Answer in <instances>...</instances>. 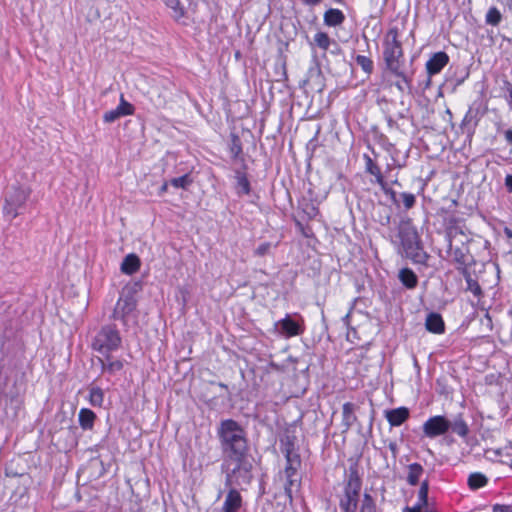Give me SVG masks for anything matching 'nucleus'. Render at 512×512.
I'll return each instance as SVG.
<instances>
[{"mask_svg": "<svg viewBox=\"0 0 512 512\" xmlns=\"http://www.w3.org/2000/svg\"><path fill=\"white\" fill-rule=\"evenodd\" d=\"M246 169H236L234 178L236 180L235 191L238 196L248 195L251 192V184L245 172Z\"/></svg>", "mask_w": 512, "mask_h": 512, "instance_id": "20", "label": "nucleus"}, {"mask_svg": "<svg viewBox=\"0 0 512 512\" xmlns=\"http://www.w3.org/2000/svg\"><path fill=\"white\" fill-rule=\"evenodd\" d=\"M286 460L284 468L300 470L302 466V459L299 453V448L294 451L283 454Z\"/></svg>", "mask_w": 512, "mask_h": 512, "instance_id": "32", "label": "nucleus"}, {"mask_svg": "<svg viewBox=\"0 0 512 512\" xmlns=\"http://www.w3.org/2000/svg\"><path fill=\"white\" fill-rule=\"evenodd\" d=\"M363 160L365 162V172L375 177V183H381L384 179V176L379 165L370 155L366 153L363 154Z\"/></svg>", "mask_w": 512, "mask_h": 512, "instance_id": "29", "label": "nucleus"}, {"mask_svg": "<svg viewBox=\"0 0 512 512\" xmlns=\"http://www.w3.org/2000/svg\"><path fill=\"white\" fill-rule=\"evenodd\" d=\"M169 183L175 188L187 189L191 185L192 179L189 174H184L180 177L172 178Z\"/></svg>", "mask_w": 512, "mask_h": 512, "instance_id": "43", "label": "nucleus"}, {"mask_svg": "<svg viewBox=\"0 0 512 512\" xmlns=\"http://www.w3.org/2000/svg\"><path fill=\"white\" fill-rule=\"evenodd\" d=\"M383 59L386 69L396 77L402 78L408 90L412 87V77L403 70L404 52L402 43L399 40L398 28L392 27L388 30L383 42Z\"/></svg>", "mask_w": 512, "mask_h": 512, "instance_id": "4", "label": "nucleus"}, {"mask_svg": "<svg viewBox=\"0 0 512 512\" xmlns=\"http://www.w3.org/2000/svg\"><path fill=\"white\" fill-rule=\"evenodd\" d=\"M314 42L319 48L327 50L332 43V40L327 33L317 32L314 35Z\"/></svg>", "mask_w": 512, "mask_h": 512, "instance_id": "42", "label": "nucleus"}, {"mask_svg": "<svg viewBox=\"0 0 512 512\" xmlns=\"http://www.w3.org/2000/svg\"><path fill=\"white\" fill-rule=\"evenodd\" d=\"M480 107L481 105L479 103H473L469 107L461 123L463 129L467 127L468 130H470L477 126L480 117L483 115V113L480 112Z\"/></svg>", "mask_w": 512, "mask_h": 512, "instance_id": "19", "label": "nucleus"}, {"mask_svg": "<svg viewBox=\"0 0 512 512\" xmlns=\"http://www.w3.org/2000/svg\"><path fill=\"white\" fill-rule=\"evenodd\" d=\"M424 469L419 463H412L408 465L407 483L411 486L419 484L420 477L422 476Z\"/></svg>", "mask_w": 512, "mask_h": 512, "instance_id": "31", "label": "nucleus"}, {"mask_svg": "<svg viewBox=\"0 0 512 512\" xmlns=\"http://www.w3.org/2000/svg\"><path fill=\"white\" fill-rule=\"evenodd\" d=\"M472 263L473 262H471V260H470V261H466L465 264H457V266H456V269L463 276V278L465 279V282H467L468 279H472L473 278L471 272L468 269V267Z\"/></svg>", "mask_w": 512, "mask_h": 512, "instance_id": "46", "label": "nucleus"}, {"mask_svg": "<svg viewBox=\"0 0 512 512\" xmlns=\"http://www.w3.org/2000/svg\"><path fill=\"white\" fill-rule=\"evenodd\" d=\"M97 416L89 408H81L78 413V422L80 427L85 430H92Z\"/></svg>", "mask_w": 512, "mask_h": 512, "instance_id": "28", "label": "nucleus"}, {"mask_svg": "<svg viewBox=\"0 0 512 512\" xmlns=\"http://www.w3.org/2000/svg\"><path fill=\"white\" fill-rule=\"evenodd\" d=\"M167 188H168V183H167V182H165V183L161 186L160 191H161L162 193H163V192H166V191H167Z\"/></svg>", "mask_w": 512, "mask_h": 512, "instance_id": "63", "label": "nucleus"}, {"mask_svg": "<svg viewBox=\"0 0 512 512\" xmlns=\"http://www.w3.org/2000/svg\"><path fill=\"white\" fill-rule=\"evenodd\" d=\"M362 479L356 466H350L347 479L344 481L343 496L339 500V507L342 512H356Z\"/></svg>", "mask_w": 512, "mask_h": 512, "instance_id": "7", "label": "nucleus"}, {"mask_svg": "<svg viewBox=\"0 0 512 512\" xmlns=\"http://www.w3.org/2000/svg\"><path fill=\"white\" fill-rule=\"evenodd\" d=\"M386 122L390 129H399L398 123L391 116H386Z\"/></svg>", "mask_w": 512, "mask_h": 512, "instance_id": "51", "label": "nucleus"}, {"mask_svg": "<svg viewBox=\"0 0 512 512\" xmlns=\"http://www.w3.org/2000/svg\"><path fill=\"white\" fill-rule=\"evenodd\" d=\"M277 244L273 245L270 242L261 243L254 251L255 256L263 257L271 253L272 248H276Z\"/></svg>", "mask_w": 512, "mask_h": 512, "instance_id": "44", "label": "nucleus"}, {"mask_svg": "<svg viewBox=\"0 0 512 512\" xmlns=\"http://www.w3.org/2000/svg\"><path fill=\"white\" fill-rule=\"evenodd\" d=\"M359 512H377L375 499L369 493H364Z\"/></svg>", "mask_w": 512, "mask_h": 512, "instance_id": "37", "label": "nucleus"}, {"mask_svg": "<svg viewBox=\"0 0 512 512\" xmlns=\"http://www.w3.org/2000/svg\"><path fill=\"white\" fill-rule=\"evenodd\" d=\"M505 187L509 193H512V175L508 174L505 177Z\"/></svg>", "mask_w": 512, "mask_h": 512, "instance_id": "55", "label": "nucleus"}, {"mask_svg": "<svg viewBox=\"0 0 512 512\" xmlns=\"http://www.w3.org/2000/svg\"><path fill=\"white\" fill-rule=\"evenodd\" d=\"M488 483V478L481 472H474L468 476L467 484L471 490H478Z\"/></svg>", "mask_w": 512, "mask_h": 512, "instance_id": "33", "label": "nucleus"}, {"mask_svg": "<svg viewBox=\"0 0 512 512\" xmlns=\"http://www.w3.org/2000/svg\"><path fill=\"white\" fill-rule=\"evenodd\" d=\"M504 232L508 238H512V230L511 229L505 228Z\"/></svg>", "mask_w": 512, "mask_h": 512, "instance_id": "62", "label": "nucleus"}, {"mask_svg": "<svg viewBox=\"0 0 512 512\" xmlns=\"http://www.w3.org/2000/svg\"><path fill=\"white\" fill-rule=\"evenodd\" d=\"M229 152L231 155V159L234 162H239L242 164V168L247 169V165L245 163V159L243 156V147L240 137L236 133L230 134L229 141Z\"/></svg>", "mask_w": 512, "mask_h": 512, "instance_id": "18", "label": "nucleus"}, {"mask_svg": "<svg viewBox=\"0 0 512 512\" xmlns=\"http://www.w3.org/2000/svg\"><path fill=\"white\" fill-rule=\"evenodd\" d=\"M400 79H401V81H397V82L395 83L396 88H397L400 92H405V91H407V92H409V93H410V92L412 91V89L409 91V90H408V88L406 87V84H405V82L403 81V79H402V78H400Z\"/></svg>", "mask_w": 512, "mask_h": 512, "instance_id": "52", "label": "nucleus"}, {"mask_svg": "<svg viewBox=\"0 0 512 512\" xmlns=\"http://www.w3.org/2000/svg\"><path fill=\"white\" fill-rule=\"evenodd\" d=\"M400 205L402 204L405 210L412 209L416 204V196L410 192H401L399 194Z\"/></svg>", "mask_w": 512, "mask_h": 512, "instance_id": "40", "label": "nucleus"}, {"mask_svg": "<svg viewBox=\"0 0 512 512\" xmlns=\"http://www.w3.org/2000/svg\"><path fill=\"white\" fill-rule=\"evenodd\" d=\"M274 327L277 333L285 338L299 336L305 331L304 319L298 313L286 314L283 319L275 322Z\"/></svg>", "mask_w": 512, "mask_h": 512, "instance_id": "10", "label": "nucleus"}, {"mask_svg": "<svg viewBox=\"0 0 512 512\" xmlns=\"http://www.w3.org/2000/svg\"><path fill=\"white\" fill-rule=\"evenodd\" d=\"M409 417L410 410L404 406L385 411V418L391 427L401 426Z\"/></svg>", "mask_w": 512, "mask_h": 512, "instance_id": "17", "label": "nucleus"}, {"mask_svg": "<svg viewBox=\"0 0 512 512\" xmlns=\"http://www.w3.org/2000/svg\"><path fill=\"white\" fill-rule=\"evenodd\" d=\"M502 21V14L497 7H490L485 15L487 25L498 26Z\"/></svg>", "mask_w": 512, "mask_h": 512, "instance_id": "35", "label": "nucleus"}, {"mask_svg": "<svg viewBox=\"0 0 512 512\" xmlns=\"http://www.w3.org/2000/svg\"><path fill=\"white\" fill-rule=\"evenodd\" d=\"M32 189L29 185L15 181L3 192L2 214L8 221L25 213Z\"/></svg>", "mask_w": 512, "mask_h": 512, "instance_id": "5", "label": "nucleus"}, {"mask_svg": "<svg viewBox=\"0 0 512 512\" xmlns=\"http://www.w3.org/2000/svg\"><path fill=\"white\" fill-rule=\"evenodd\" d=\"M210 384L211 385H217L218 387H220L221 389H224L226 391V398L227 399H230L231 398V393L229 392V389H228V386L223 383V382H215V381H210Z\"/></svg>", "mask_w": 512, "mask_h": 512, "instance_id": "49", "label": "nucleus"}, {"mask_svg": "<svg viewBox=\"0 0 512 512\" xmlns=\"http://www.w3.org/2000/svg\"><path fill=\"white\" fill-rule=\"evenodd\" d=\"M304 212L308 215L309 218H314L319 213V210L313 204H307L306 208L304 209Z\"/></svg>", "mask_w": 512, "mask_h": 512, "instance_id": "48", "label": "nucleus"}, {"mask_svg": "<svg viewBox=\"0 0 512 512\" xmlns=\"http://www.w3.org/2000/svg\"><path fill=\"white\" fill-rule=\"evenodd\" d=\"M504 138L507 144L512 145V127L504 131Z\"/></svg>", "mask_w": 512, "mask_h": 512, "instance_id": "54", "label": "nucleus"}, {"mask_svg": "<svg viewBox=\"0 0 512 512\" xmlns=\"http://www.w3.org/2000/svg\"><path fill=\"white\" fill-rule=\"evenodd\" d=\"M137 300L134 289H124L114 307L111 318L121 321L122 325L129 329L131 324L137 323Z\"/></svg>", "mask_w": 512, "mask_h": 512, "instance_id": "8", "label": "nucleus"}, {"mask_svg": "<svg viewBox=\"0 0 512 512\" xmlns=\"http://www.w3.org/2000/svg\"><path fill=\"white\" fill-rule=\"evenodd\" d=\"M355 61L358 66L367 74L370 75L373 72L374 64L371 58L364 55H357Z\"/></svg>", "mask_w": 512, "mask_h": 512, "instance_id": "38", "label": "nucleus"}, {"mask_svg": "<svg viewBox=\"0 0 512 512\" xmlns=\"http://www.w3.org/2000/svg\"><path fill=\"white\" fill-rule=\"evenodd\" d=\"M356 406L352 402H345L342 406V426L343 432H347L356 422L357 416L355 415Z\"/></svg>", "mask_w": 512, "mask_h": 512, "instance_id": "22", "label": "nucleus"}, {"mask_svg": "<svg viewBox=\"0 0 512 512\" xmlns=\"http://www.w3.org/2000/svg\"><path fill=\"white\" fill-rule=\"evenodd\" d=\"M122 344V338L115 324H106L100 328L92 340L91 347L104 357L117 351Z\"/></svg>", "mask_w": 512, "mask_h": 512, "instance_id": "9", "label": "nucleus"}, {"mask_svg": "<svg viewBox=\"0 0 512 512\" xmlns=\"http://www.w3.org/2000/svg\"><path fill=\"white\" fill-rule=\"evenodd\" d=\"M470 75L469 67L464 64L453 63L446 72V83L452 86V90L462 85Z\"/></svg>", "mask_w": 512, "mask_h": 512, "instance_id": "11", "label": "nucleus"}, {"mask_svg": "<svg viewBox=\"0 0 512 512\" xmlns=\"http://www.w3.org/2000/svg\"><path fill=\"white\" fill-rule=\"evenodd\" d=\"M506 85H507V92H508V96L506 99H507L510 109L512 110V84L507 82Z\"/></svg>", "mask_w": 512, "mask_h": 512, "instance_id": "53", "label": "nucleus"}, {"mask_svg": "<svg viewBox=\"0 0 512 512\" xmlns=\"http://www.w3.org/2000/svg\"><path fill=\"white\" fill-rule=\"evenodd\" d=\"M135 111L134 106L125 100L123 94H121L119 105L110 111L103 114V121L105 123H112L121 117L133 115Z\"/></svg>", "mask_w": 512, "mask_h": 512, "instance_id": "14", "label": "nucleus"}, {"mask_svg": "<svg viewBox=\"0 0 512 512\" xmlns=\"http://www.w3.org/2000/svg\"><path fill=\"white\" fill-rule=\"evenodd\" d=\"M423 436L435 439L448 432L466 440L470 434V427L463 413L454 415L451 419L445 415L429 417L422 425Z\"/></svg>", "mask_w": 512, "mask_h": 512, "instance_id": "3", "label": "nucleus"}, {"mask_svg": "<svg viewBox=\"0 0 512 512\" xmlns=\"http://www.w3.org/2000/svg\"><path fill=\"white\" fill-rule=\"evenodd\" d=\"M323 21H324V24L329 27L340 26L345 21V15L339 9L329 8L324 13Z\"/></svg>", "mask_w": 512, "mask_h": 512, "instance_id": "26", "label": "nucleus"}, {"mask_svg": "<svg viewBox=\"0 0 512 512\" xmlns=\"http://www.w3.org/2000/svg\"><path fill=\"white\" fill-rule=\"evenodd\" d=\"M377 184L380 186L383 193L391 199L393 204H395L397 207H400L399 194H397L396 191L389 187L385 179H383L381 183Z\"/></svg>", "mask_w": 512, "mask_h": 512, "instance_id": "39", "label": "nucleus"}, {"mask_svg": "<svg viewBox=\"0 0 512 512\" xmlns=\"http://www.w3.org/2000/svg\"><path fill=\"white\" fill-rule=\"evenodd\" d=\"M425 328L433 334H443L445 323L442 316L436 312H430L425 320Z\"/></svg>", "mask_w": 512, "mask_h": 512, "instance_id": "21", "label": "nucleus"}, {"mask_svg": "<svg viewBox=\"0 0 512 512\" xmlns=\"http://www.w3.org/2000/svg\"><path fill=\"white\" fill-rule=\"evenodd\" d=\"M225 472V487L244 490L253 481V463L246 456L225 459L222 463Z\"/></svg>", "mask_w": 512, "mask_h": 512, "instance_id": "6", "label": "nucleus"}, {"mask_svg": "<svg viewBox=\"0 0 512 512\" xmlns=\"http://www.w3.org/2000/svg\"><path fill=\"white\" fill-rule=\"evenodd\" d=\"M470 239L465 237L464 240L460 241V245L454 246V243H451V248L448 246L447 253L452 258V261L455 264H465L466 261L474 262L473 256L470 254V250L468 247V243Z\"/></svg>", "mask_w": 512, "mask_h": 512, "instance_id": "12", "label": "nucleus"}, {"mask_svg": "<svg viewBox=\"0 0 512 512\" xmlns=\"http://www.w3.org/2000/svg\"><path fill=\"white\" fill-rule=\"evenodd\" d=\"M426 505L427 504H420V501L418 500V502L413 507H410V509H413L414 512H422V508Z\"/></svg>", "mask_w": 512, "mask_h": 512, "instance_id": "56", "label": "nucleus"}, {"mask_svg": "<svg viewBox=\"0 0 512 512\" xmlns=\"http://www.w3.org/2000/svg\"><path fill=\"white\" fill-rule=\"evenodd\" d=\"M428 491H429V482H428V480H424L421 483L419 491H418V500L420 501V504L428 503Z\"/></svg>", "mask_w": 512, "mask_h": 512, "instance_id": "45", "label": "nucleus"}, {"mask_svg": "<svg viewBox=\"0 0 512 512\" xmlns=\"http://www.w3.org/2000/svg\"><path fill=\"white\" fill-rule=\"evenodd\" d=\"M88 400L93 407H101L104 402V391L97 386L90 387Z\"/></svg>", "mask_w": 512, "mask_h": 512, "instance_id": "34", "label": "nucleus"}, {"mask_svg": "<svg viewBox=\"0 0 512 512\" xmlns=\"http://www.w3.org/2000/svg\"><path fill=\"white\" fill-rule=\"evenodd\" d=\"M228 488L229 490L225 496L221 512H239L243 505V498L238 489Z\"/></svg>", "mask_w": 512, "mask_h": 512, "instance_id": "16", "label": "nucleus"}, {"mask_svg": "<svg viewBox=\"0 0 512 512\" xmlns=\"http://www.w3.org/2000/svg\"><path fill=\"white\" fill-rule=\"evenodd\" d=\"M499 2H501L502 4L505 5V7L509 10V11H512V0H498Z\"/></svg>", "mask_w": 512, "mask_h": 512, "instance_id": "58", "label": "nucleus"}, {"mask_svg": "<svg viewBox=\"0 0 512 512\" xmlns=\"http://www.w3.org/2000/svg\"><path fill=\"white\" fill-rule=\"evenodd\" d=\"M398 278L407 289H414L418 285V277L410 268H402L399 271Z\"/></svg>", "mask_w": 512, "mask_h": 512, "instance_id": "30", "label": "nucleus"}, {"mask_svg": "<svg viewBox=\"0 0 512 512\" xmlns=\"http://www.w3.org/2000/svg\"><path fill=\"white\" fill-rule=\"evenodd\" d=\"M445 440H446V442H447L448 444H451V443H453V442H454V439H453L451 436H446V437H445Z\"/></svg>", "mask_w": 512, "mask_h": 512, "instance_id": "64", "label": "nucleus"}, {"mask_svg": "<svg viewBox=\"0 0 512 512\" xmlns=\"http://www.w3.org/2000/svg\"><path fill=\"white\" fill-rule=\"evenodd\" d=\"M372 217L375 222L387 227L385 238L397 247L406 258L414 264L427 265L429 255L424 250L420 235L411 218L403 216L398 222H394V226H390L392 209L381 203L374 208Z\"/></svg>", "mask_w": 512, "mask_h": 512, "instance_id": "1", "label": "nucleus"}, {"mask_svg": "<svg viewBox=\"0 0 512 512\" xmlns=\"http://www.w3.org/2000/svg\"><path fill=\"white\" fill-rule=\"evenodd\" d=\"M279 447L282 454L294 451L297 448V436L294 431L286 430L279 438Z\"/></svg>", "mask_w": 512, "mask_h": 512, "instance_id": "24", "label": "nucleus"}, {"mask_svg": "<svg viewBox=\"0 0 512 512\" xmlns=\"http://www.w3.org/2000/svg\"><path fill=\"white\" fill-rule=\"evenodd\" d=\"M98 363L101 368L102 373H108L109 375H113L116 372H119L123 369L124 364L121 360H113L111 354L108 357L98 358Z\"/></svg>", "mask_w": 512, "mask_h": 512, "instance_id": "23", "label": "nucleus"}, {"mask_svg": "<svg viewBox=\"0 0 512 512\" xmlns=\"http://www.w3.org/2000/svg\"><path fill=\"white\" fill-rule=\"evenodd\" d=\"M322 0H302V2L306 5L314 6L321 2Z\"/></svg>", "mask_w": 512, "mask_h": 512, "instance_id": "59", "label": "nucleus"}, {"mask_svg": "<svg viewBox=\"0 0 512 512\" xmlns=\"http://www.w3.org/2000/svg\"><path fill=\"white\" fill-rule=\"evenodd\" d=\"M449 56L444 51L433 53L425 64L426 72L429 76L439 74L442 69L449 63Z\"/></svg>", "mask_w": 512, "mask_h": 512, "instance_id": "15", "label": "nucleus"}, {"mask_svg": "<svg viewBox=\"0 0 512 512\" xmlns=\"http://www.w3.org/2000/svg\"><path fill=\"white\" fill-rule=\"evenodd\" d=\"M458 236L467 237L462 228L457 225V220L451 218L445 229V241L447 242V246L451 248V243H454Z\"/></svg>", "mask_w": 512, "mask_h": 512, "instance_id": "27", "label": "nucleus"}, {"mask_svg": "<svg viewBox=\"0 0 512 512\" xmlns=\"http://www.w3.org/2000/svg\"><path fill=\"white\" fill-rule=\"evenodd\" d=\"M431 78H432V76H429L427 74V79H426L425 84H424V89H427V88L430 87V85H431Z\"/></svg>", "mask_w": 512, "mask_h": 512, "instance_id": "60", "label": "nucleus"}, {"mask_svg": "<svg viewBox=\"0 0 512 512\" xmlns=\"http://www.w3.org/2000/svg\"><path fill=\"white\" fill-rule=\"evenodd\" d=\"M165 5L172 10V17L179 20L185 15V9L179 0H163Z\"/></svg>", "mask_w": 512, "mask_h": 512, "instance_id": "36", "label": "nucleus"}, {"mask_svg": "<svg viewBox=\"0 0 512 512\" xmlns=\"http://www.w3.org/2000/svg\"><path fill=\"white\" fill-rule=\"evenodd\" d=\"M466 291L471 292L478 300L483 298L484 292L479 285L478 281L474 278L468 279L466 282Z\"/></svg>", "mask_w": 512, "mask_h": 512, "instance_id": "41", "label": "nucleus"}, {"mask_svg": "<svg viewBox=\"0 0 512 512\" xmlns=\"http://www.w3.org/2000/svg\"><path fill=\"white\" fill-rule=\"evenodd\" d=\"M207 405L211 409L216 408V406H217V398L216 397H212V398L208 399L207 400Z\"/></svg>", "mask_w": 512, "mask_h": 512, "instance_id": "57", "label": "nucleus"}, {"mask_svg": "<svg viewBox=\"0 0 512 512\" xmlns=\"http://www.w3.org/2000/svg\"><path fill=\"white\" fill-rule=\"evenodd\" d=\"M283 473L285 477L284 492L291 503L293 501L294 492H298L301 488L302 478L299 474V470L284 468Z\"/></svg>", "mask_w": 512, "mask_h": 512, "instance_id": "13", "label": "nucleus"}, {"mask_svg": "<svg viewBox=\"0 0 512 512\" xmlns=\"http://www.w3.org/2000/svg\"><path fill=\"white\" fill-rule=\"evenodd\" d=\"M493 512H512V505L510 504H494L492 506Z\"/></svg>", "mask_w": 512, "mask_h": 512, "instance_id": "47", "label": "nucleus"}, {"mask_svg": "<svg viewBox=\"0 0 512 512\" xmlns=\"http://www.w3.org/2000/svg\"><path fill=\"white\" fill-rule=\"evenodd\" d=\"M221 451L225 459L246 456L249 451L244 428L234 419H224L217 429Z\"/></svg>", "mask_w": 512, "mask_h": 512, "instance_id": "2", "label": "nucleus"}, {"mask_svg": "<svg viewBox=\"0 0 512 512\" xmlns=\"http://www.w3.org/2000/svg\"><path fill=\"white\" fill-rule=\"evenodd\" d=\"M367 148H368V150L371 151V153H372V155H374V157L378 156V153L375 151V149L370 144L367 145Z\"/></svg>", "mask_w": 512, "mask_h": 512, "instance_id": "61", "label": "nucleus"}, {"mask_svg": "<svg viewBox=\"0 0 512 512\" xmlns=\"http://www.w3.org/2000/svg\"><path fill=\"white\" fill-rule=\"evenodd\" d=\"M388 448L392 453L393 458H396L398 455V445L395 441H390L388 444Z\"/></svg>", "mask_w": 512, "mask_h": 512, "instance_id": "50", "label": "nucleus"}, {"mask_svg": "<svg viewBox=\"0 0 512 512\" xmlns=\"http://www.w3.org/2000/svg\"><path fill=\"white\" fill-rule=\"evenodd\" d=\"M140 266V258L136 254L130 253L123 259L120 269L122 273L132 275L140 269Z\"/></svg>", "mask_w": 512, "mask_h": 512, "instance_id": "25", "label": "nucleus"}]
</instances>
